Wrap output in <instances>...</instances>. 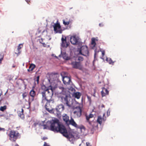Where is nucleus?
Returning a JSON list of instances; mask_svg holds the SVG:
<instances>
[{"label":"nucleus","instance_id":"0eeeda50","mask_svg":"<svg viewBox=\"0 0 146 146\" xmlns=\"http://www.w3.org/2000/svg\"><path fill=\"white\" fill-rule=\"evenodd\" d=\"M54 31L55 33H61L62 31L61 29V27L59 23H57L53 26Z\"/></svg>","mask_w":146,"mask_h":146},{"label":"nucleus","instance_id":"393cba45","mask_svg":"<svg viewBox=\"0 0 146 146\" xmlns=\"http://www.w3.org/2000/svg\"><path fill=\"white\" fill-rule=\"evenodd\" d=\"M92 41L91 44L92 45L93 47H95L96 45V39L95 38H92Z\"/></svg>","mask_w":146,"mask_h":146},{"label":"nucleus","instance_id":"5701e85b","mask_svg":"<svg viewBox=\"0 0 146 146\" xmlns=\"http://www.w3.org/2000/svg\"><path fill=\"white\" fill-rule=\"evenodd\" d=\"M94 115L92 114H90L89 115H86V119L87 121L89 122L90 118L93 117H94Z\"/></svg>","mask_w":146,"mask_h":146},{"label":"nucleus","instance_id":"9b49d317","mask_svg":"<svg viewBox=\"0 0 146 146\" xmlns=\"http://www.w3.org/2000/svg\"><path fill=\"white\" fill-rule=\"evenodd\" d=\"M70 41L72 44H78V38L76 36H72L70 38Z\"/></svg>","mask_w":146,"mask_h":146},{"label":"nucleus","instance_id":"9d476101","mask_svg":"<svg viewBox=\"0 0 146 146\" xmlns=\"http://www.w3.org/2000/svg\"><path fill=\"white\" fill-rule=\"evenodd\" d=\"M82 111L81 108L79 107H76L74 113L76 115L77 117H80L82 114Z\"/></svg>","mask_w":146,"mask_h":146},{"label":"nucleus","instance_id":"ea45409f","mask_svg":"<svg viewBox=\"0 0 146 146\" xmlns=\"http://www.w3.org/2000/svg\"><path fill=\"white\" fill-rule=\"evenodd\" d=\"M75 89L74 88H71V91L73 92H75Z\"/></svg>","mask_w":146,"mask_h":146},{"label":"nucleus","instance_id":"f03ea898","mask_svg":"<svg viewBox=\"0 0 146 146\" xmlns=\"http://www.w3.org/2000/svg\"><path fill=\"white\" fill-rule=\"evenodd\" d=\"M41 94L42 96V103L44 104L46 101H47L45 105V108L48 111L51 113L53 110L51 106L50 107L48 105H49V103L50 102H52V103L54 102V101L51 100L53 95V90L51 89V90L46 91L45 92L44 91H41Z\"/></svg>","mask_w":146,"mask_h":146},{"label":"nucleus","instance_id":"f257e3e1","mask_svg":"<svg viewBox=\"0 0 146 146\" xmlns=\"http://www.w3.org/2000/svg\"><path fill=\"white\" fill-rule=\"evenodd\" d=\"M50 130L54 132H59L68 139L70 137L68 135L67 130L65 127L60 123L59 120L57 119L53 120L50 122Z\"/></svg>","mask_w":146,"mask_h":146},{"label":"nucleus","instance_id":"4be33fe9","mask_svg":"<svg viewBox=\"0 0 146 146\" xmlns=\"http://www.w3.org/2000/svg\"><path fill=\"white\" fill-rule=\"evenodd\" d=\"M29 94L30 96L32 97L33 98L36 95V93L35 91L33 89H32L31 91Z\"/></svg>","mask_w":146,"mask_h":146},{"label":"nucleus","instance_id":"1a4fd4ad","mask_svg":"<svg viewBox=\"0 0 146 146\" xmlns=\"http://www.w3.org/2000/svg\"><path fill=\"white\" fill-rule=\"evenodd\" d=\"M62 81L64 84L66 85L70 84L71 82V78L69 76H64L62 77Z\"/></svg>","mask_w":146,"mask_h":146},{"label":"nucleus","instance_id":"58836bf2","mask_svg":"<svg viewBox=\"0 0 146 146\" xmlns=\"http://www.w3.org/2000/svg\"><path fill=\"white\" fill-rule=\"evenodd\" d=\"M87 98H88V99L89 100V101L90 102H91V100L90 97L89 96H87Z\"/></svg>","mask_w":146,"mask_h":146},{"label":"nucleus","instance_id":"4c0bfd02","mask_svg":"<svg viewBox=\"0 0 146 146\" xmlns=\"http://www.w3.org/2000/svg\"><path fill=\"white\" fill-rule=\"evenodd\" d=\"M44 146H49V145L46 143L45 142L44 143Z\"/></svg>","mask_w":146,"mask_h":146},{"label":"nucleus","instance_id":"2f4dec72","mask_svg":"<svg viewBox=\"0 0 146 146\" xmlns=\"http://www.w3.org/2000/svg\"><path fill=\"white\" fill-rule=\"evenodd\" d=\"M78 60L80 61H82L83 60V58L81 56H79L78 58Z\"/></svg>","mask_w":146,"mask_h":146},{"label":"nucleus","instance_id":"79ce46f5","mask_svg":"<svg viewBox=\"0 0 146 146\" xmlns=\"http://www.w3.org/2000/svg\"><path fill=\"white\" fill-rule=\"evenodd\" d=\"M15 146H19V145L17 144L15 145Z\"/></svg>","mask_w":146,"mask_h":146},{"label":"nucleus","instance_id":"412c9836","mask_svg":"<svg viewBox=\"0 0 146 146\" xmlns=\"http://www.w3.org/2000/svg\"><path fill=\"white\" fill-rule=\"evenodd\" d=\"M103 119L104 121L105 120V119H104V117L103 118H102V117L101 116H99L98 117L97 122H98L99 124L101 125L102 123V120Z\"/></svg>","mask_w":146,"mask_h":146},{"label":"nucleus","instance_id":"f8f14e48","mask_svg":"<svg viewBox=\"0 0 146 146\" xmlns=\"http://www.w3.org/2000/svg\"><path fill=\"white\" fill-rule=\"evenodd\" d=\"M61 40L62 42L61 46L62 47H67L68 46L69 43V42H67L66 37H65V38L62 37Z\"/></svg>","mask_w":146,"mask_h":146},{"label":"nucleus","instance_id":"72a5a7b5","mask_svg":"<svg viewBox=\"0 0 146 146\" xmlns=\"http://www.w3.org/2000/svg\"><path fill=\"white\" fill-rule=\"evenodd\" d=\"M5 131V129L4 128H1L0 127V131Z\"/></svg>","mask_w":146,"mask_h":146},{"label":"nucleus","instance_id":"dca6fc26","mask_svg":"<svg viewBox=\"0 0 146 146\" xmlns=\"http://www.w3.org/2000/svg\"><path fill=\"white\" fill-rule=\"evenodd\" d=\"M63 121L67 124L70 121L69 120V117L66 114H65L63 116Z\"/></svg>","mask_w":146,"mask_h":146},{"label":"nucleus","instance_id":"6e6552de","mask_svg":"<svg viewBox=\"0 0 146 146\" xmlns=\"http://www.w3.org/2000/svg\"><path fill=\"white\" fill-rule=\"evenodd\" d=\"M64 108V106L63 105H59L56 108L54 111L58 115H60Z\"/></svg>","mask_w":146,"mask_h":146},{"label":"nucleus","instance_id":"e433bc0d","mask_svg":"<svg viewBox=\"0 0 146 146\" xmlns=\"http://www.w3.org/2000/svg\"><path fill=\"white\" fill-rule=\"evenodd\" d=\"M99 26L100 27H102L104 26V25L102 23H101L99 24Z\"/></svg>","mask_w":146,"mask_h":146},{"label":"nucleus","instance_id":"ddd939ff","mask_svg":"<svg viewBox=\"0 0 146 146\" xmlns=\"http://www.w3.org/2000/svg\"><path fill=\"white\" fill-rule=\"evenodd\" d=\"M52 89V87L51 86H49L48 88L46 87L44 85H43L41 86V90L42 91H44V92L46 91H48L51 90Z\"/></svg>","mask_w":146,"mask_h":146},{"label":"nucleus","instance_id":"7c9ffc66","mask_svg":"<svg viewBox=\"0 0 146 146\" xmlns=\"http://www.w3.org/2000/svg\"><path fill=\"white\" fill-rule=\"evenodd\" d=\"M43 129H48L50 130V127H49L47 125H43Z\"/></svg>","mask_w":146,"mask_h":146},{"label":"nucleus","instance_id":"7ed1b4c3","mask_svg":"<svg viewBox=\"0 0 146 146\" xmlns=\"http://www.w3.org/2000/svg\"><path fill=\"white\" fill-rule=\"evenodd\" d=\"M59 88L61 90V92L56 94V96L61 100L62 102L64 104L66 105L69 107H71L70 98L66 95L67 88L62 86H60Z\"/></svg>","mask_w":146,"mask_h":146},{"label":"nucleus","instance_id":"37998d69","mask_svg":"<svg viewBox=\"0 0 146 146\" xmlns=\"http://www.w3.org/2000/svg\"><path fill=\"white\" fill-rule=\"evenodd\" d=\"M12 67H13V68H14V67H15V66H12Z\"/></svg>","mask_w":146,"mask_h":146},{"label":"nucleus","instance_id":"aec40b11","mask_svg":"<svg viewBox=\"0 0 146 146\" xmlns=\"http://www.w3.org/2000/svg\"><path fill=\"white\" fill-rule=\"evenodd\" d=\"M23 44H20L17 47V50H18V53H17L18 55L21 52V51H20V49L22 48L23 46Z\"/></svg>","mask_w":146,"mask_h":146},{"label":"nucleus","instance_id":"39448f33","mask_svg":"<svg viewBox=\"0 0 146 146\" xmlns=\"http://www.w3.org/2000/svg\"><path fill=\"white\" fill-rule=\"evenodd\" d=\"M80 53L82 55L85 56L89 55V51L88 47L86 46H83L81 48L80 51Z\"/></svg>","mask_w":146,"mask_h":146},{"label":"nucleus","instance_id":"bb28decb","mask_svg":"<svg viewBox=\"0 0 146 146\" xmlns=\"http://www.w3.org/2000/svg\"><path fill=\"white\" fill-rule=\"evenodd\" d=\"M7 108L6 106H1L0 107V110L2 111H4Z\"/></svg>","mask_w":146,"mask_h":146},{"label":"nucleus","instance_id":"a878e982","mask_svg":"<svg viewBox=\"0 0 146 146\" xmlns=\"http://www.w3.org/2000/svg\"><path fill=\"white\" fill-rule=\"evenodd\" d=\"M63 24L65 25H68L70 23V21H67V19L63 20Z\"/></svg>","mask_w":146,"mask_h":146},{"label":"nucleus","instance_id":"c85d7f7f","mask_svg":"<svg viewBox=\"0 0 146 146\" xmlns=\"http://www.w3.org/2000/svg\"><path fill=\"white\" fill-rule=\"evenodd\" d=\"M4 58V55L2 54H0V64L1 63V62L2 60H3Z\"/></svg>","mask_w":146,"mask_h":146},{"label":"nucleus","instance_id":"2eb2a0df","mask_svg":"<svg viewBox=\"0 0 146 146\" xmlns=\"http://www.w3.org/2000/svg\"><path fill=\"white\" fill-rule=\"evenodd\" d=\"M81 96V93L79 92H74L72 94V96L77 99H79Z\"/></svg>","mask_w":146,"mask_h":146},{"label":"nucleus","instance_id":"49530a36","mask_svg":"<svg viewBox=\"0 0 146 146\" xmlns=\"http://www.w3.org/2000/svg\"><path fill=\"white\" fill-rule=\"evenodd\" d=\"M126 76V74H125V76Z\"/></svg>","mask_w":146,"mask_h":146},{"label":"nucleus","instance_id":"423d86ee","mask_svg":"<svg viewBox=\"0 0 146 146\" xmlns=\"http://www.w3.org/2000/svg\"><path fill=\"white\" fill-rule=\"evenodd\" d=\"M71 65L73 68L78 69L80 70H82L83 66L80 62H71Z\"/></svg>","mask_w":146,"mask_h":146},{"label":"nucleus","instance_id":"473e14b6","mask_svg":"<svg viewBox=\"0 0 146 146\" xmlns=\"http://www.w3.org/2000/svg\"><path fill=\"white\" fill-rule=\"evenodd\" d=\"M39 76H37L36 78V81L37 82V84H38L39 83Z\"/></svg>","mask_w":146,"mask_h":146},{"label":"nucleus","instance_id":"f3484780","mask_svg":"<svg viewBox=\"0 0 146 146\" xmlns=\"http://www.w3.org/2000/svg\"><path fill=\"white\" fill-rule=\"evenodd\" d=\"M68 124H70L75 127H77V125L75 122L73 118H71V119L69 121Z\"/></svg>","mask_w":146,"mask_h":146},{"label":"nucleus","instance_id":"6ab92c4d","mask_svg":"<svg viewBox=\"0 0 146 146\" xmlns=\"http://www.w3.org/2000/svg\"><path fill=\"white\" fill-rule=\"evenodd\" d=\"M24 110L23 109H21V111L18 113V115L21 118L24 119V115L23 114Z\"/></svg>","mask_w":146,"mask_h":146},{"label":"nucleus","instance_id":"20e7f679","mask_svg":"<svg viewBox=\"0 0 146 146\" xmlns=\"http://www.w3.org/2000/svg\"><path fill=\"white\" fill-rule=\"evenodd\" d=\"M8 135L9 137V139L10 140L15 141L19 136V133L17 131L11 130Z\"/></svg>","mask_w":146,"mask_h":146},{"label":"nucleus","instance_id":"4468645a","mask_svg":"<svg viewBox=\"0 0 146 146\" xmlns=\"http://www.w3.org/2000/svg\"><path fill=\"white\" fill-rule=\"evenodd\" d=\"M109 91L104 87L102 88V90L101 92V94L102 97L105 96L109 94Z\"/></svg>","mask_w":146,"mask_h":146},{"label":"nucleus","instance_id":"f704fd0d","mask_svg":"<svg viewBox=\"0 0 146 146\" xmlns=\"http://www.w3.org/2000/svg\"><path fill=\"white\" fill-rule=\"evenodd\" d=\"M86 144V146H92L88 142H87Z\"/></svg>","mask_w":146,"mask_h":146},{"label":"nucleus","instance_id":"a19ab883","mask_svg":"<svg viewBox=\"0 0 146 146\" xmlns=\"http://www.w3.org/2000/svg\"><path fill=\"white\" fill-rule=\"evenodd\" d=\"M96 53H95L94 54V58H95V57H96Z\"/></svg>","mask_w":146,"mask_h":146},{"label":"nucleus","instance_id":"c03bdc74","mask_svg":"<svg viewBox=\"0 0 146 146\" xmlns=\"http://www.w3.org/2000/svg\"><path fill=\"white\" fill-rule=\"evenodd\" d=\"M105 115V114H103V117Z\"/></svg>","mask_w":146,"mask_h":146},{"label":"nucleus","instance_id":"c756f323","mask_svg":"<svg viewBox=\"0 0 146 146\" xmlns=\"http://www.w3.org/2000/svg\"><path fill=\"white\" fill-rule=\"evenodd\" d=\"M28 95V94L26 92H25L22 94V96L23 99H25L26 98Z\"/></svg>","mask_w":146,"mask_h":146},{"label":"nucleus","instance_id":"a211bd4d","mask_svg":"<svg viewBox=\"0 0 146 146\" xmlns=\"http://www.w3.org/2000/svg\"><path fill=\"white\" fill-rule=\"evenodd\" d=\"M35 67V65L33 64H31L29 66V68L27 70L28 72H30L33 71Z\"/></svg>","mask_w":146,"mask_h":146},{"label":"nucleus","instance_id":"a18cd8bd","mask_svg":"<svg viewBox=\"0 0 146 146\" xmlns=\"http://www.w3.org/2000/svg\"><path fill=\"white\" fill-rule=\"evenodd\" d=\"M1 94L0 93V96H1Z\"/></svg>","mask_w":146,"mask_h":146},{"label":"nucleus","instance_id":"b1692460","mask_svg":"<svg viewBox=\"0 0 146 146\" xmlns=\"http://www.w3.org/2000/svg\"><path fill=\"white\" fill-rule=\"evenodd\" d=\"M63 58L65 60H68L70 59V57H68L67 54L65 53L62 54Z\"/></svg>","mask_w":146,"mask_h":146},{"label":"nucleus","instance_id":"cd10ccee","mask_svg":"<svg viewBox=\"0 0 146 146\" xmlns=\"http://www.w3.org/2000/svg\"><path fill=\"white\" fill-rule=\"evenodd\" d=\"M107 61L110 64H111L112 65L113 64L114 62H113L112 59L110 58H109L107 59Z\"/></svg>","mask_w":146,"mask_h":146},{"label":"nucleus","instance_id":"c9c22d12","mask_svg":"<svg viewBox=\"0 0 146 146\" xmlns=\"http://www.w3.org/2000/svg\"><path fill=\"white\" fill-rule=\"evenodd\" d=\"M102 54L103 56H104L105 54V51L104 50H103L102 51Z\"/></svg>","mask_w":146,"mask_h":146}]
</instances>
